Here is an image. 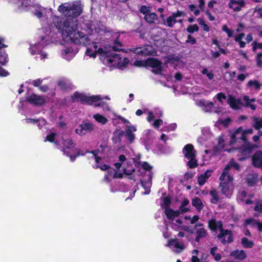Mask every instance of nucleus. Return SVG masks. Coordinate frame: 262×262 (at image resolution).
<instances>
[{
  "mask_svg": "<svg viewBox=\"0 0 262 262\" xmlns=\"http://www.w3.org/2000/svg\"><path fill=\"white\" fill-rule=\"evenodd\" d=\"M69 84L70 83L69 80L66 79H60L58 81V85L62 89H67L69 85Z\"/></svg>",
  "mask_w": 262,
  "mask_h": 262,
  "instance_id": "37998d69",
  "label": "nucleus"
},
{
  "mask_svg": "<svg viewBox=\"0 0 262 262\" xmlns=\"http://www.w3.org/2000/svg\"><path fill=\"white\" fill-rule=\"evenodd\" d=\"M26 99L29 103L33 105H41L45 103V99L43 96L35 94L29 95Z\"/></svg>",
  "mask_w": 262,
  "mask_h": 262,
  "instance_id": "aec40b11",
  "label": "nucleus"
},
{
  "mask_svg": "<svg viewBox=\"0 0 262 262\" xmlns=\"http://www.w3.org/2000/svg\"><path fill=\"white\" fill-rule=\"evenodd\" d=\"M57 138L56 134L51 133L47 136L45 141L54 142L59 145L62 144L63 154L69 157L71 161H74L76 157L80 155V153L78 149L75 147V144L69 136L64 134L62 136L61 139Z\"/></svg>",
  "mask_w": 262,
  "mask_h": 262,
  "instance_id": "7ed1b4c3",
  "label": "nucleus"
},
{
  "mask_svg": "<svg viewBox=\"0 0 262 262\" xmlns=\"http://www.w3.org/2000/svg\"><path fill=\"white\" fill-rule=\"evenodd\" d=\"M245 3L243 0H230V8L233 9L234 11H239L241 8L245 6Z\"/></svg>",
  "mask_w": 262,
  "mask_h": 262,
  "instance_id": "bb28decb",
  "label": "nucleus"
},
{
  "mask_svg": "<svg viewBox=\"0 0 262 262\" xmlns=\"http://www.w3.org/2000/svg\"><path fill=\"white\" fill-rule=\"evenodd\" d=\"M189 203V201L188 199H185L183 200L180 207L182 212L184 213L188 211V208L187 207V206L188 205Z\"/></svg>",
  "mask_w": 262,
  "mask_h": 262,
  "instance_id": "c03bdc74",
  "label": "nucleus"
},
{
  "mask_svg": "<svg viewBox=\"0 0 262 262\" xmlns=\"http://www.w3.org/2000/svg\"><path fill=\"white\" fill-rule=\"evenodd\" d=\"M252 164L256 168H262V151H256L252 157Z\"/></svg>",
  "mask_w": 262,
  "mask_h": 262,
  "instance_id": "4be33fe9",
  "label": "nucleus"
},
{
  "mask_svg": "<svg viewBox=\"0 0 262 262\" xmlns=\"http://www.w3.org/2000/svg\"><path fill=\"white\" fill-rule=\"evenodd\" d=\"M147 66L152 68L151 71L156 74H161L165 68L167 67L166 63H162L155 58H149L146 61Z\"/></svg>",
  "mask_w": 262,
  "mask_h": 262,
  "instance_id": "4468645a",
  "label": "nucleus"
},
{
  "mask_svg": "<svg viewBox=\"0 0 262 262\" xmlns=\"http://www.w3.org/2000/svg\"><path fill=\"white\" fill-rule=\"evenodd\" d=\"M262 57V53H259L257 54L256 57V62L257 66L258 67H262V60H261V58Z\"/></svg>",
  "mask_w": 262,
  "mask_h": 262,
  "instance_id": "0e129e2a",
  "label": "nucleus"
},
{
  "mask_svg": "<svg viewBox=\"0 0 262 262\" xmlns=\"http://www.w3.org/2000/svg\"><path fill=\"white\" fill-rule=\"evenodd\" d=\"M176 223H172L171 224V227L172 229L176 230H178L181 228L182 225V221L180 219H177L176 221Z\"/></svg>",
  "mask_w": 262,
  "mask_h": 262,
  "instance_id": "3c124183",
  "label": "nucleus"
},
{
  "mask_svg": "<svg viewBox=\"0 0 262 262\" xmlns=\"http://www.w3.org/2000/svg\"><path fill=\"white\" fill-rule=\"evenodd\" d=\"M210 194L212 198L211 201L213 204L216 203L219 199L217 192L215 190H212L210 191Z\"/></svg>",
  "mask_w": 262,
  "mask_h": 262,
  "instance_id": "a18cd8bd",
  "label": "nucleus"
},
{
  "mask_svg": "<svg viewBox=\"0 0 262 262\" xmlns=\"http://www.w3.org/2000/svg\"><path fill=\"white\" fill-rule=\"evenodd\" d=\"M177 127V124L176 123H172L169 125L168 127H164L161 130L163 131H170L173 130Z\"/></svg>",
  "mask_w": 262,
  "mask_h": 262,
  "instance_id": "e2e57ef3",
  "label": "nucleus"
},
{
  "mask_svg": "<svg viewBox=\"0 0 262 262\" xmlns=\"http://www.w3.org/2000/svg\"><path fill=\"white\" fill-rule=\"evenodd\" d=\"M2 40H0V49L2 48L5 47V46L3 43ZM8 61V58L7 54L4 51H0V63L2 64H5Z\"/></svg>",
  "mask_w": 262,
  "mask_h": 262,
  "instance_id": "473e14b6",
  "label": "nucleus"
},
{
  "mask_svg": "<svg viewBox=\"0 0 262 262\" xmlns=\"http://www.w3.org/2000/svg\"><path fill=\"white\" fill-rule=\"evenodd\" d=\"M27 123L36 124L39 128L46 124V121L44 119H26L25 120Z\"/></svg>",
  "mask_w": 262,
  "mask_h": 262,
  "instance_id": "7c9ffc66",
  "label": "nucleus"
},
{
  "mask_svg": "<svg viewBox=\"0 0 262 262\" xmlns=\"http://www.w3.org/2000/svg\"><path fill=\"white\" fill-rule=\"evenodd\" d=\"M132 51L136 54L144 56L154 55L156 53L155 50L152 46L149 45L142 47L134 48L132 49Z\"/></svg>",
  "mask_w": 262,
  "mask_h": 262,
  "instance_id": "dca6fc26",
  "label": "nucleus"
},
{
  "mask_svg": "<svg viewBox=\"0 0 262 262\" xmlns=\"http://www.w3.org/2000/svg\"><path fill=\"white\" fill-rule=\"evenodd\" d=\"M176 23V19L172 16L170 15L167 18L166 25L169 27H171L174 24Z\"/></svg>",
  "mask_w": 262,
  "mask_h": 262,
  "instance_id": "de8ad7c7",
  "label": "nucleus"
},
{
  "mask_svg": "<svg viewBox=\"0 0 262 262\" xmlns=\"http://www.w3.org/2000/svg\"><path fill=\"white\" fill-rule=\"evenodd\" d=\"M186 42L190 43L191 45H194L196 42V40L193 37L190 35H188Z\"/></svg>",
  "mask_w": 262,
  "mask_h": 262,
  "instance_id": "69168bd1",
  "label": "nucleus"
},
{
  "mask_svg": "<svg viewBox=\"0 0 262 262\" xmlns=\"http://www.w3.org/2000/svg\"><path fill=\"white\" fill-rule=\"evenodd\" d=\"M170 204V199L168 197L164 198L163 199L162 206L165 208V209H166V208H168V207Z\"/></svg>",
  "mask_w": 262,
  "mask_h": 262,
  "instance_id": "680f3d73",
  "label": "nucleus"
},
{
  "mask_svg": "<svg viewBox=\"0 0 262 262\" xmlns=\"http://www.w3.org/2000/svg\"><path fill=\"white\" fill-rule=\"evenodd\" d=\"M241 243L243 246L246 248H251L254 245L253 242L249 241L246 237H243L241 239Z\"/></svg>",
  "mask_w": 262,
  "mask_h": 262,
  "instance_id": "a19ab883",
  "label": "nucleus"
},
{
  "mask_svg": "<svg viewBox=\"0 0 262 262\" xmlns=\"http://www.w3.org/2000/svg\"><path fill=\"white\" fill-rule=\"evenodd\" d=\"M140 12L145 16L150 13V7H147L146 6H142L140 8Z\"/></svg>",
  "mask_w": 262,
  "mask_h": 262,
  "instance_id": "bf43d9fd",
  "label": "nucleus"
},
{
  "mask_svg": "<svg viewBox=\"0 0 262 262\" xmlns=\"http://www.w3.org/2000/svg\"><path fill=\"white\" fill-rule=\"evenodd\" d=\"M196 104L198 106L206 112H210L213 109V111L219 115H221V118L219 121L215 123L222 124L224 126L227 127L229 124V118L228 117V112L225 110L223 106H220L217 104V106H215L213 102L208 101L204 99H201L196 101Z\"/></svg>",
  "mask_w": 262,
  "mask_h": 262,
  "instance_id": "20e7f679",
  "label": "nucleus"
},
{
  "mask_svg": "<svg viewBox=\"0 0 262 262\" xmlns=\"http://www.w3.org/2000/svg\"><path fill=\"white\" fill-rule=\"evenodd\" d=\"M102 148L101 150L99 149L96 150H93L91 152H88V158L90 160H94L96 162V168H100L102 170H106L110 169V167L106 164H102L101 161L103 158Z\"/></svg>",
  "mask_w": 262,
  "mask_h": 262,
  "instance_id": "f8f14e48",
  "label": "nucleus"
},
{
  "mask_svg": "<svg viewBox=\"0 0 262 262\" xmlns=\"http://www.w3.org/2000/svg\"><path fill=\"white\" fill-rule=\"evenodd\" d=\"M208 226L209 228L212 231L219 230L221 233L218 235V238L221 240V242L225 244L227 241L229 240V231L227 230H223L222 224L221 221H216L215 219H212L208 222Z\"/></svg>",
  "mask_w": 262,
  "mask_h": 262,
  "instance_id": "1a4fd4ad",
  "label": "nucleus"
},
{
  "mask_svg": "<svg viewBox=\"0 0 262 262\" xmlns=\"http://www.w3.org/2000/svg\"><path fill=\"white\" fill-rule=\"evenodd\" d=\"M189 8L191 11L193 12L195 15L198 16L200 14V11L196 9V7L194 5H190L189 6Z\"/></svg>",
  "mask_w": 262,
  "mask_h": 262,
  "instance_id": "052dcab7",
  "label": "nucleus"
},
{
  "mask_svg": "<svg viewBox=\"0 0 262 262\" xmlns=\"http://www.w3.org/2000/svg\"><path fill=\"white\" fill-rule=\"evenodd\" d=\"M90 29L91 34L89 36H86L83 33L82 34L89 38L88 43H78L87 46V49L85 55L91 58H95L97 54L100 55V59L103 60V58L107 55L108 51L111 50L114 51H120L121 50L122 45L120 43H116L113 46L106 47L103 42L101 41V37L104 36L106 38H109L111 35L110 31L100 23H95L91 26Z\"/></svg>",
  "mask_w": 262,
  "mask_h": 262,
  "instance_id": "f03ea898",
  "label": "nucleus"
},
{
  "mask_svg": "<svg viewBox=\"0 0 262 262\" xmlns=\"http://www.w3.org/2000/svg\"><path fill=\"white\" fill-rule=\"evenodd\" d=\"M103 62L110 66L123 69L128 64L129 60L120 53H111L108 51L107 55L103 59Z\"/></svg>",
  "mask_w": 262,
  "mask_h": 262,
  "instance_id": "0eeeda50",
  "label": "nucleus"
},
{
  "mask_svg": "<svg viewBox=\"0 0 262 262\" xmlns=\"http://www.w3.org/2000/svg\"><path fill=\"white\" fill-rule=\"evenodd\" d=\"M228 138L222 135L219 138L217 147L220 150L228 151Z\"/></svg>",
  "mask_w": 262,
  "mask_h": 262,
  "instance_id": "5701e85b",
  "label": "nucleus"
},
{
  "mask_svg": "<svg viewBox=\"0 0 262 262\" xmlns=\"http://www.w3.org/2000/svg\"><path fill=\"white\" fill-rule=\"evenodd\" d=\"M199 251L198 250H194L192 252V262H200L199 258L197 257Z\"/></svg>",
  "mask_w": 262,
  "mask_h": 262,
  "instance_id": "13d9d810",
  "label": "nucleus"
},
{
  "mask_svg": "<svg viewBox=\"0 0 262 262\" xmlns=\"http://www.w3.org/2000/svg\"><path fill=\"white\" fill-rule=\"evenodd\" d=\"M158 16L155 13H150L144 16L145 20L148 23H154L155 20H157Z\"/></svg>",
  "mask_w": 262,
  "mask_h": 262,
  "instance_id": "e433bc0d",
  "label": "nucleus"
},
{
  "mask_svg": "<svg viewBox=\"0 0 262 262\" xmlns=\"http://www.w3.org/2000/svg\"><path fill=\"white\" fill-rule=\"evenodd\" d=\"M192 205L199 211H201L204 206L201 200L198 197H195L192 199Z\"/></svg>",
  "mask_w": 262,
  "mask_h": 262,
  "instance_id": "72a5a7b5",
  "label": "nucleus"
},
{
  "mask_svg": "<svg viewBox=\"0 0 262 262\" xmlns=\"http://www.w3.org/2000/svg\"><path fill=\"white\" fill-rule=\"evenodd\" d=\"M165 246L177 253L182 252L186 248L184 244L179 242L177 239L169 240Z\"/></svg>",
  "mask_w": 262,
  "mask_h": 262,
  "instance_id": "2eb2a0df",
  "label": "nucleus"
},
{
  "mask_svg": "<svg viewBox=\"0 0 262 262\" xmlns=\"http://www.w3.org/2000/svg\"><path fill=\"white\" fill-rule=\"evenodd\" d=\"M115 166L117 169L121 167L123 173L127 175L131 174L134 171L130 162L127 161L125 156L123 155L119 156L118 162L115 163Z\"/></svg>",
  "mask_w": 262,
  "mask_h": 262,
  "instance_id": "ddd939ff",
  "label": "nucleus"
},
{
  "mask_svg": "<svg viewBox=\"0 0 262 262\" xmlns=\"http://www.w3.org/2000/svg\"><path fill=\"white\" fill-rule=\"evenodd\" d=\"M141 184L145 190V192H144V193L146 194H149V189L151 185L150 177H149L148 181L146 182L141 181Z\"/></svg>",
  "mask_w": 262,
  "mask_h": 262,
  "instance_id": "79ce46f5",
  "label": "nucleus"
},
{
  "mask_svg": "<svg viewBox=\"0 0 262 262\" xmlns=\"http://www.w3.org/2000/svg\"><path fill=\"white\" fill-rule=\"evenodd\" d=\"M239 105H244L242 101L239 99L236 100L232 96L230 95V107L233 109H238Z\"/></svg>",
  "mask_w": 262,
  "mask_h": 262,
  "instance_id": "c9c22d12",
  "label": "nucleus"
},
{
  "mask_svg": "<svg viewBox=\"0 0 262 262\" xmlns=\"http://www.w3.org/2000/svg\"><path fill=\"white\" fill-rule=\"evenodd\" d=\"M258 222L256 221L253 219H248L245 220L244 225H251L252 227H255L257 225Z\"/></svg>",
  "mask_w": 262,
  "mask_h": 262,
  "instance_id": "603ef678",
  "label": "nucleus"
},
{
  "mask_svg": "<svg viewBox=\"0 0 262 262\" xmlns=\"http://www.w3.org/2000/svg\"><path fill=\"white\" fill-rule=\"evenodd\" d=\"M152 121V125L156 129H159L160 126L163 124V121L159 118Z\"/></svg>",
  "mask_w": 262,
  "mask_h": 262,
  "instance_id": "5fc2aeb1",
  "label": "nucleus"
},
{
  "mask_svg": "<svg viewBox=\"0 0 262 262\" xmlns=\"http://www.w3.org/2000/svg\"><path fill=\"white\" fill-rule=\"evenodd\" d=\"M15 2L18 7H22L25 10L28 8L38 18H46L52 14L51 9H47L37 4L31 5L30 0H15Z\"/></svg>",
  "mask_w": 262,
  "mask_h": 262,
  "instance_id": "39448f33",
  "label": "nucleus"
},
{
  "mask_svg": "<svg viewBox=\"0 0 262 262\" xmlns=\"http://www.w3.org/2000/svg\"><path fill=\"white\" fill-rule=\"evenodd\" d=\"M47 31V34L46 35L41 36V42L39 44L32 45L30 48V52L32 55H35L37 54H39L40 58L41 59H44L47 58V54L42 51V46H46L49 44L50 42H53L55 41V39H53L52 35L53 33L51 31H49L48 33Z\"/></svg>",
  "mask_w": 262,
  "mask_h": 262,
  "instance_id": "6e6552de",
  "label": "nucleus"
},
{
  "mask_svg": "<svg viewBox=\"0 0 262 262\" xmlns=\"http://www.w3.org/2000/svg\"><path fill=\"white\" fill-rule=\"evenodd\" d=\"M165 212L167 217L170 220H173L175 217L178 216L179 214V212L174 211L169 208H166Z\"/></svg>",
  "mask_w": 262,
  "mask_h": 262,
  "instance_id": "4c0bfd02",
  "label": "nucleus"
},
{
  "mask_svg": "<svg viewBox=\"0 0 262 262\" xmlns=\"http://www.w3.org/2000/svg\"><path fill=\"white\" fill-rule=\"evenodd\" d=\"M93 129L94 125L93 124L88 122H84L78 126L75 129V132L80 136H83L88 132H92Z\"/></svg>",
  "mask_w": 262,
  "mask_h": 262,
  "instance_id": "a211bd4d",
  "label": "nucleus"
},
{
  "mask_svg": "<svg viewBox=\"0 0 262 262\" xmlns=\"http://www.w3.org/2000/svg\"><path fill=\"white\" fill-rule=\"evenodd\" d=\"M253 126L257 130L262 128V118L256 117H253Z\"/></svg>",
  "mask_w": 262,
  "mask_h": 262,
  "instance_id": "58836bf2",
  "label": "nucleus"
},
{
  "mask_svg": "<svg viewBox=\"0 0 262 262\" xmlns=\"http://www.w3.org/2000/svg\"><path fill=\"white\" fill-rule=\"evenodd\" d=\"M195 228L197 234L195 240L196 242H199L201 238H205L207 236V232L206 230L203 227V224L201 223L196 224L195 225Z\"/></svg>",
  "mask_w": 262,
  "mask_h": 262,
  "instance_id": "412c9836",
  "label": "nucleus"
},
{
  "mask_svg": "<svg viewBox=\"0 0 262 262\" xmlns=\"http://www.w3.org/2000/svg\"><path fill=\"white\" fill-rule=\"evenodd\" d=\"M245 145L243 146L242 153L244 155H248L251 153L254 149L258 148L259 146L256 144H252L248 140L247 142H244Z\"/></svg>",
  "mask_w": 262,
  "mask_h": 262,
  "instance_id": "393cba45",
  "label": "nucleus"
},
{
  "mask_svg": "<svg viewBox=\"0 0 262 262\" xmlns=\"http://www.w3.org/2000/svg\"><path fill=\"white\" fill-rule=\"evenodd\" d=\"M124 131L121 129L116 130L113 134V140L115 143H120L122 141Z\"/></svg>",
  "mask_w": 262,
  "mask_h": 262,
  "instance_id": "c85d7f7f",
  "label": "nucleus"
},
{
  "mask_svg": "<svg viewBox=\"0 0 262 262\" xmlns=\"http://www.w3.org/2000/svg\"><path fill=\"white\" fill-rule=\"evenodd\" d=\"M217 248L213 247L211 249V254L214 257L216 261H219L221 259V255L216 253Z\"/></svg>",
  "mask_w": 262,
  "mask_h": 262,
  "instance_id": "8fccbe9b",
  "label": "nucleus"
},
{
  "mask_svg": "<svg viewBox=\"0 0 262 262\" xmlns=\"http://www.w3.org/2000/svg\"><path fill=\"white\" fill-rule=\"evenodd\" d=\"M243 134V127H238L230 136V145L236 142L237 139H241L240 136Z\"/></svg>",
  "mask_w": 262,
  "mask_h": 262,
  "instance_id": "cd10ccee",
  "label": "nucleus"
},
{
  "mask_svg": "<svg viewBox=\"0 0 262 262\" xmlns=\"http://www.w3.org/2000/svg\"><path fill=\"white\" fill-rule=\"evenodd\" d=\"M137 127L133 125H126L124 131V136H125L129 144L133 143L136 139L135 132L137 131Z\"/></svg>",
  "mask_w": 262,
  "mask_h": 262,
  "instance_id": "f3484780",
  "label": "nucleus"
},
{
  "mask_svg": "<svg viewBox=\"0 0 262 262\" xmlns=\"http://www.w3.org/2000/svg\"><path fill=\"white\" fill-rule=\"evenodd\" d=\"M253 132V130L252 128H250L245 130L243 129V134H242L241 136H240L241 140H243L244 142H247V140H248L246 135L247 134H252Z\"/></svg>",
  "mask_w": 262,
  "mask_h": 262,
  "instance_id": "49530a36",
  "label": "nucleus"
},
{
  "mask_svg": "<svg viewBox=\"0 0 262 262\" xmlns=\"http://www.w3.org/2000/svg\"><path fill=\"white\" fill-rule=\"evenodd\" d=\"M93 118L97 122L101 124H105L107 122V120L105 117L99 114L94 115Z\"/></svg>",
  "mask_w": 262,
  "mask_h": 262,
  "instance_id": "ea45409f",
  "label": "nucleus"
},
{
  "mask_svg": "<svg viewBox=\"0 0 262 262\" xmlns=\"http://www.w3.org/2000/svg\"><path fill=\"white\" fill-rule=\"evenodd\" d=\"M202 73L204 75H206L210 80H212L214 78V75L212 71L208 70L207 69H203L202 71Z\"/></svg>",
  "mask_w": 262,
  "mask_h": 262,
  "instance_id": "09e8293b",
  "label": "nucleus"
},
{
  "mask_svg": "<svg viewBox=\"0 0 262 262\" xmlns=\"http://www.w3.org/2000/svg\"><path fill=\"white\" fill-rule=\"evenodd\" d=\"M9 75V73L0 67V76L7 77Z\"/></svg>",
  "mask_w": 262,
  "mask_h": 262,
  "instance_id": "338daca9",
  "label": "nucleus"
},
{
  "mask_svg": "<svg viewBox=\"0 0 262 262\" xmlns=\"http://www.w3.org/2000/svg\"><path fill=\"white\" fill-rule=\"evenodd\" d=\"M248 85L250 86H251L252 85H254L255 86V89L256 90H258L259 89L260 87V83L258 82V81L256 80H250L248 82Z\"/></svg>",
  "mask_w": 262,
  "mask_h": 262,
  "instance_id": "4d7b16f0",
  "label": "nucleus"
},
{
  "mask_svg": "<svg viewBox=\"0 0 262 262\" xmlns=\"http://www.w3.org/2000/svg\"><path fill=\"white\" fill-rule=\"evenodd\" d=\"M184 219L186 220L189 221L190 224H193L199 220V217L197 215H194L192 217L186 216Z\"/></svg>",
  "mask_w": 262,
  "mask_h": 262,
  "instance_id": "6e6d98bb",
  "label": "nucleus"
},
{
  "mask_svg": "<svg viewBox=\"0 0 262 262\" xmlns=\"http://www.w3.org/2000/svg\"><path fill=\"white\" fill-rule=\"evenodd\" d=\"M253 51H255L257 48L262 49V43H257L255 41L253 42Z\"/></svg>",
  "mask_w": 262,
  "mask_h": 262,
  "instance_id": "774afa93",
  "label": "nucleus"
},
{
  "mask_svg": "<svg viewBox=\"0 0 262 262\" xmlns=\"http://www.w3.org/2000/svg\"><path fill=\"white\" fill-rule=\"evenodd\" d=\"M199 30V27L197 25H190L187 28V31L190 33H192L194 32H196Z\"/></svg>",
  "mask_w": 262,
  "mask_h": 262,
  "instance_id": "864d4df0",
  "label": "nucleus"
},
{
  "mask_svg": "<svg viewBox=\"0 0 262 262\" xmlns=\"http://www.w3.org/2000/svg\"><path fill=\"white\" fill-rule=\"evenodd\" d=\"M185 157L188 160L187 165L191 168H193L197 166V160L195 159V152L192 145L188 144L185 145L183 150Z\"/></svg>",
  "mask_w": 262,
  "mask_h": 262,
  "instance_id": "9b49d317",
  "label": "nucleus"
},
{
  "mask_svg": "<svg viewBox=\"0 0 262 262\" xmlns=\"http://www.w3.org/2000/svg\"><path fill=\"white\" fill-rule=\"evenodd\" d=\"M147 114V120L148 122H151L162 116V112L159 108L155 109L154 111H148Z\"/></svg>",
  "mask_w": 262,
  "mask_h": 262,
  "instance_id": "b1692460",
  "label": "nucleus"
},
{
  "mask_svg": "<svg viewBox=\"0 0 262 262\" xmlns=\"http://www.w3.org/2000/svg\"><path fill=\"white\" fill-rule=\"evenodd\" d=\"M215 98L218 100L219 102L222 105H223L226 102H227L228 104L229 103V99H227L225 95L223 93H218L214 98V99Z\"/></svg>",
  "mask_w": 262,
  "mask_h": 262,
  "instance_id": "f704fd0d",
  "label": "nucleus"
},
{
  "mask_svg": "<svg viewBox=\"0 0 262 262\" xmlns=\"http://www.w3.org/2000/svg\"><path fill=\"white\" fill-rule=\"evenodd\" d=\"M230 256L234 257L235 259L242 260L246 258V254L245 251L243 250H235L232 251L230 253Z\"/></svg>",
  "mask_w": 262,
  "mask_h": 262,
  "instance_id": "c756f323",
  "label": "nucleus"
},
{
  "mask_svg": "<svg viewBox=\"0 0 262 262\" xmlns=\"http://www.w3.org/2000/svg\"><path fill=\"white\" fill-rule=\"evenodd\" d=\"M258 180L257 174H248L247 176V182L249 186H254Z\"/></svg>",
  "mask_w": 262,
  "mask_h": 262,
  "instance_id": "2f4dec72",
  "label": "nucleus"
},
{
  "mask_svg": "<svg viewBox=\"0 0 262 262\" xmlns=\"http://www.w3.org/2000/svg\"><path fill=\"white\" fill-rule=\"evenodd\" d=\"M219 180V188L221 192L228 196L229 193V164L224 168Z\"/></svg>",
  "mask_w": 262,
  "mask_h": 262,
  "instance_id": "9d476101",
  "label": "nucleus"
},
{
  "mask_svg": "<svg viewBox=\"0 0 262 262\" xmlns=\"http://www.w3.org/2000/svg\"><path fill=\"white\" fill-rule=\"evenodd\" d=\"M72 99L74 101H80L83 103L101 106L104 111L109 110L108 105L102 102V98L99 95L87 96L83 94L76 92L72 96Z\"/></svg>",
  "mask_w": 262,
  "mask_h": 262,
  "instance_id": "423d86ee",
  "label": "nucleus"
},
{
  "mask_svg": "<svg viewBox=\"0 0 262 262\" xmlns=\"http://www.w3.org/2000/svg\"><path fill=\"white\" fill-rule=\"evenodd\" d=\"M82 10V5L80 1L65 3L58 7V11L66 17L65 20L62 21L59 16H52V14L50 16L52 17L55 27L60 31L65 41L84 44L89 42V38L77 30V17L81 13Z\"/></svg>",
  "mask_w": 262,
  "mask_h": 262,
  "instance_id": "f257e3e1",
  "label": "nucleus"
},
{
  "mask_svg": "<svg viewBox=\"0 0 262 262\" xmlns=\"http://www.w3.org/2000/svg\"><path fill=\"white\" fill-rule=\"evenodd\" d=\"M77 53V50L72 46L65 47L61 51V56L64 59L70 61L72 59Z\"/></svg>",
  "mask_w": 262,
  "mask_h": 262,
  "instance_id": "6ab92c4d",
  "label": "nucleus"
},
{
  "mask_svg": "<svg viewBox=\"0 0 262 262\" xmlns=\"http://www.w3.org/2000/svg\"><path fill=\"white\" fill-rule=\"evenodd\" d=\"M213 170L212 169H208L204 173L199 176L198 178V182L199 185H203L211 176Z\"/></svg>",
  "mask_w": 262,
  "mask_h": 262,
  "instance_id": "a878e982",
  "label": "nucleus"
}]
</instances>
